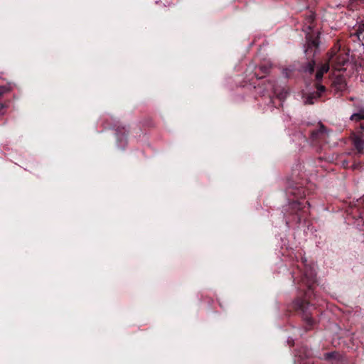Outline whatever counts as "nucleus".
Wrapping results in <instances>:
<instances>
[{
    "instance_id": "6e6552de",
    "label": "nucleus",
    "mask_w": 364,
    "mask_h": 364,
    "mask_svg": "<svg viewBox=\"0 0 364 364\" xmlns=\"http://www.w3.org/2000/svg\"><path fill=\"white\" fill-rule=\"evenodd\" d=\"M347 88L346 79L342 75H337L331 80V91L334 94H342Z\"/></svg>"
},
{
    "instance_id": "f257e3e1",
    "label": "nucleus",
    "mask_w": 364,
    "mask_h": 364,
    "mask_svg": "<svg viewBox=\"0 0 364 364\" xmlns=\"http://www.w3.org/2000/svg\"><path fill=\"white\" fill-rule=\"evenodd\" d=\"M292 277L298 286L299 294L289 306V310L300 316L304 322L305 330L310 331L316 324L317 310L311 303L316 282V273L311 267L305 265L304 269L298 267Z\"/></svg>"
},
{
    "instance_id": "0eeeda50",
    "label": "nucleus",
    "mask_w": 364,
    "mask_h": 364,
    "mask_svg": "<svg viewBox=\"0 0 364 364\" xmlns=\"http://www.w3.org/2000/svg\"><path fill=\"white\" fill-rule=\"evenodd\" d=\"M328 133L326 127L321 123L318 124L317 128L310 132V140L314 145L322 146L328 143Z\"/></svg>"
},
{
    "instance_id": "9b49d317",
    "label": "nucleus",
    "mask_w": 364,
    "mask_h": 364,
    "mask_svg": "<svg viewBox=\"0 0 364 364\" xmlns=\"http://www.w3.org/2000/svg\"><path fill=\"white\" fill-rule=\"evenodd\" d=\"M117 139L119 142H126L127 139V129L124 126L118 125L115 128Z\"/></svg>"
},
{
    "instance_id": "20e7f679",
    "label": "nucleus",
    "mask_w": 364,
    "mask_h": 364,
    "mask_svg": "<svg viewBox=\"0 0 364 364\" xmlns=\"http://www.w3.org/2000/svg\"><path fill=\"white\" fill-rule=\"evenodd\" d=\"M306 39V48L305 53L306 55H309V57L312 56V58L309 59L302 64L301 70L303 72L311 75L314 73L315 70L316 62L313 57L315 55L316 50L318 49L319 46V37L318 35L315 36L314 34L307 33Z\"/></svg>"
},
{
    "instance_id": "4468645a",
    "label": "nucleus",
    "mask_w": 364,
    "mask_h": 364,
    "mask_svg": "<svg viewBox=\"0 0 364 364\" xmlns=\"http://www.w3.org/2000/svg\"><path fill=\"white\" fill-rule=\"evenodd\" d=\"M9 91V88L6 86H0V97Z\"/></svg>"
},
{
    "instance_id": "423d86ee",
    "label": "nucleus",
    "mask_w": 364,
    "mask_h": 364,
    "mask_svg": "<svg viewBox=\"0 0 364 364\" xmlns=\"http://www.w3.org/2000/svg\"><path fill=\"white\" fill-rule=\"evenodd\" d=\"M304 181L297 182L292 176L288 180L287 195L288 196H292L298 199L305 198L306 195L309 194L310 191L309 188L304 186Z\"/></svg>"
},
{
    "instance_id": "f03ea898",
    "label": "nucleus",
    "mask_w": 364,
    "mask_h": 364,
    "mask_svg": "<svg viewBox=\"0 0 364 364\" xmlns=\"http://www.w3.org/2000/svg\"><path fill=\"white\" fill-rule=\"evenodd\" d=\"M310 204L308 200H292L284 207V217L286 224L290 223L299 224L306 221L309 215Z\"/></svg>"
},
{
    "instance_id": "f3484780",
    "label": "nucleus",
    "mask_w": 364,
    "mask_h": 364,
    "mask_svg": "<svg viewBox=\"0 0 364 364\" xmlns=\"http://www.w3.org/2000/svg\"><path fill=\"white\" fill-rule=\"evenodd\" d=\"M255 76L258 79L262 78L264 77V75L263 76H259V74H257V73H255Z\"/></svg>"
},
{
    "instance_id": "f8f14e48",
    "label": "nucleus",
    "mask_w": 364,
    "mask_h": 364,
    "mask_svg": "<svg viewBox=\"0 0 364 364\" xmlns=\"http://www.w3.org/2000/svg\"><path fill=\"white\" fill-rule=\"evenodd\" d=\"M338 355V353L336 352L327 353L324 354V359L327 361L335 360Z\"/></svg>"
},
{
    "instance_id": "2eb2a0df",
    "label": "nucleus",
    "mask_w": 364,
    "mask_h": 364,
    "mask_svg": "<svg viewBox=\"0 0 364 364\" xmlns=\"http://www.w3.org/2000/svg\"><path fill=\"white\" fill-rule=\"evenodd\" d=\"M313 21H314V17H313V16H310L309 18V22L310 23H312Z\"/></svg>"
},
{
    "instance_id": "39448f33",
    "label": "nucleus",
    "mask_w": 364,
    "mask_h": 364,
    "mask_svg": "<svg viewBox=\"0 0 364 364\" xmlns=\"http://www.w3.org/2000/svg\"><path fill=\"white\" fill-rule=\"evenodd\" d=\"M346 213L355 220V224L358 228L364 231V196L350 203L346 209Z\"/></svg>"
},
{
    "instance_id": "6ab92c4d",
    "label": "nucleus",
    "mask_w": 364,
    "mask_h": 364,
    "mask_svg": "<svg viewBox=\"0 0 364 364\" xmlns=\"http://www.w3.org/2000/svg\"><path fill=\"white\" fill-rule=\"evenodd\" d=\"M313 364H315V363H313Z\"/></svg>"
},
{
    "instance_id": "dca6fc26",
    "label": "nucleus",
    "mask_w": 364,
    "mask_h": 364,
    "mask_svg": "<svg viewBox=\"0 0 364 364\" xmlns=\"http://www.w3.org/2000/svg\"><path fill=\"white\" fill-rule=\"evenodd\" d=\"M284 97H285V95H283V93L278 94V97L279 99H283V98H284Z\"/></svg>"
},
{
    "instance_id": "7ed1b4c3",
    "label": "nucleus",
    "mask_w": 364,
    "mask_h": 364,
    "mask_svg": "<svg viewBox=\"0 0 364 364\" xmlns=\"http://www.w3.org/2000/svg\"><path fill=\"white\" fill-rule=\"evenodd\" d=\"M350 119L358 124L356 132L351 135V139L355 149L358 154H363L364 149V109L353 114Z\"/></svg>"
},
{
    "instance_id": "ddd939ff",
    "label": "nucleus",
    "mask_w": 364,
    "mask_h": 364,
    "mask_svg": "<svg viewBox=\"0 0 364 364\" xmlns=\"http://www.w3.org/2000/svg\"><path fill=\"white\" fill-rule=\"evenodd\" d=\"M271 67L269 65H262L259 67V70L264 75H267L270 71Z\"/></svg>"
},
{
    "instance_id": "a211bd4d",
    "label": "nucleus",
    "mask_w": 364,
    "mask_h": 364,
    "mask_svg": "<svg viewBox=\"0 0 364 364\" xmlns=\"http://www.w3.org/2000/svg\"><path fill=\"white\" fill-rule=\"evenodd\" d=\"M273 90H274V92L276 95H277V92L276 89H275L274 87H273Z\"/></svg>"
},
{
    "instance_id": "9d476101",
    "label": "nucleus",
    "mask_w": 364,
    "mask_h": 364,
    "mask_svg": "<svg viewBox=\"0 0 364 364\" xmlns=\"http://www.w3.org/2000/svg\"><path fill=\"white\" fill-rule=\"evenodd\" d=\"M329 68L328 63H323L319 66L315 75V80L316 81L315 85L320 84V81L322 80L324 73H326L329 70Z\"/></svg>"
},
{
    "instance_id": "1a4fd4ad",
    "label": "nucleus",
    "mask_w": 364,
    "mask_h": 364,
    "mask_svg": "<svg viewBox=\"0 0 364 364\" xmlns=\"http://www.w3.org/2000/svg\"><path fill=\"white\" fill-rule=\"evenodd\" d=\"M316 90L309 92L304 98L305 105H313L321 96V94L326 91V87L321 84H316Z\"/></svg>"
}]
</instances>
